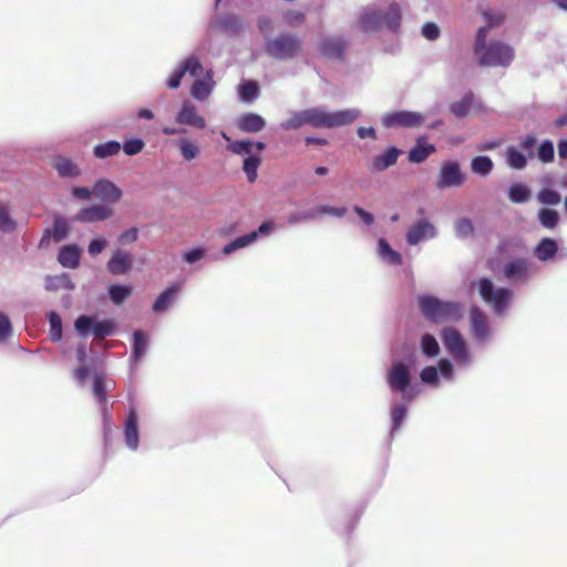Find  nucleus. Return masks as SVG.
I'll return each instance as SVG.
<instances>
[{
	"label": "nucleus",
	"instance_id": "obj_1",
	"mask_svg": "<svg viewBox=\"0 0 567 567\" xmlns=\"http://www.w3.org/2000/svg\"><path fill=\"white\" fill-rule=\"evenodd\" d=\"M401 11L396 2L382 0L363 7L357 18L355 27L365 34L381 30H395L400 25Z\"/></svg>",
	"mask_w": 567,
	"mask_h": 567
},
{
	"label": "nucleus",
	"instance_id": "obj_2",
	"mask_svg": "<svg viewBox=\"0 0 567 567\" xmlns=\"http://www.w3.org/2000/svg\"><path fill=\"white\" fill-rule=\"evenodd\" d=\"M474 55L482 66L507 68L515 58V51L503 41H487L486 28L481 27L475 37Z\"/></svg>",
	"mask_w": 567,
	"mask_h": 567
},
{
	"label": "nucleus",
	"instance_id": "obj_3",
	"mask_svg": "<svg viewBox=\"0 0 567 567\" xmlns=\"http://www.w3.org/2000/svg\"><path fill=\"white\" fill-rule=\"evenodd\" d=\"M419 306L423 316L434 322L456 321L462 315L460 303L429 295L419 298Z\"/></svg>",
	"mask_w": 567,
	"mask_h": 567
},
{
	"label": "nucleus",
	"instance_id": "obj_4",
	"mask_svg": "<svg viewBox=\"0 0 567 567\" xmlns=\"http://www.w3.org/2000/svg\"><path fill=\"white\" fill-rule=\"evenodd\" d=\"M386 383L393 393H400L402 401L412 402L419 394L416 386L411 384L410 365L395 360L388 370Z\"/></svg>",
	"mask_w": 567,
	"mask_h": 567
},
{
	"label": "nucleus",
	"instance_id": "obj_5",
	"mask_svg": "<svg viewBox=\"0 0 567 567\" xmlns=\"http://www.w3.org/2000/svg\"><path fill=\"white\" fill-rule=\"evenodd\" d=\"M485 303H487L497 316H503L508 310L513 291L504 287H495L488 278H482L474 284Z\"/></svg>",
	"mask_w": 567,
	"mask_h": 567
},
{
	"label": "nucleus",
	"instance_id": "obj_6",
	"mask_svg": "<svg viewBox=\"0 0 567 567\" xmlns=\"http://www.w3.org/2000/svg\"><path fill=\"white\" fill-rule=\"evenodd\" d=\"M301 50L300 39L291 33L269 38L265 42L266 53L276 60L293 59Z\"/></svg>",
	"mask_w": 567,
	"mask_h": 567
},
{
	"label": "nucleus",
	"instance_id": "obj_7",
	"mask_svg": "<svg viewBox=\"0 0 567 567\" xmlns=\"http://www.w3.org/2000/svg\"><path fill=\"white\" fill-rule=\"evenodd\" d=\"M442 340L449 353L460 368H467L473 362V354L458 330L449 327L442 330Z\"/></svg>",
	"mask_w": 567,
	"mask_h": 567
},
{
	"label": "nucleus",
	"instance_id": "obj_8",
	"mask_svg": "<svg viewBox=\"0 0 567 567\" xmlns=\"http://www.w3.org/2000/svg\"><path fill=\"white\" fill-rule=\"evenodd\" d=\"M425 121V115L413 111H396L381 116V123L385 128H416Z\"/></svg>",
	"mask_w": 567,
	"mask_h": 567
},
{
	"label": "nucleus",
	"instance_id": "obj_9",
	"mask_svg": "<svg viewBox=\"0 0 567 567\" xmlns=\"http://www.w3.org/2000/svg\"><path fill=\"white\" fill-rule=\"evenodd\" d=\"M74 328L81 337H87L92 331L96 338H104L113 334L115 324L112 320H94L89 316H80L74 322Z\"/></svg>",
	"mask_w": 567,
	"mask_h": 567
},
{
	"label": "nucleus",
	"instance_id": "obj_10",
	"mask_svg": "<svg viewBox=\"0 0 567 567\" xmlns=\"http://www.w3.org/2000/svg\"><path fill=\"white\" fill-rule=\"evenodd\" d=\"M440 378L447 382L454 381V367L449 359H441L437 365H427L420 372V379L424 384L437 388L440 385Z\"/></svg>",
	"mask_w": 567,
	"mask_h": 567
},
{
	"label": "nucleus",
	"instance_id": "obj_11",
	"mask_svg": "<svg viewBox=\"0 0 567 567\" xmlns=\"http://www.w3.org/2000/svg\"><path fill=\"white\" fill-rule=\"evenodd\" d=\"M470 320V331L475 342L484 344L492 341L494 337V329L492 328L486 313L474 307L471 310Z\"/></svg>",
	"mask_w": 567,
	"mask_h": 567
},
{
	"label": "nucleus",
	"instance_id": "obj_12",
	"mask_svg": "<svg viewBox=\"0 0 567 567\" xmlns=\"http://www.w3.org/2000/svg\"><path fill=\"white\" fill-rule=\"evenodd\" d=\"M465 182V176L461 171V166L456 161H447L441 165L436 187L441 190L446 188H457Z\"/></svg>",
	"mask_w": 567,
	"mask_h": 567
},
{
	"label": "nucleus",
	"instance_id": "obj_13",
	"mask_svg": "<svg viewBox=\"0 0 567 567\" xmlns=\"http://www.w3.org/2000/svg\"><path fill=\"white\" fill-rule=\"evenodd\" d=\"M437 235L436 226L427 218H421L409 227L405 239L410 246H416L436 238Z\"/></svg>",
	"mask_w": 567,
	"mask_h": 567
},
{
	"label": "nucleus",
	"instance_id": "obj_14",
	"mask_svg": "<svg viewBox=\"0 0 567 567\" xmlns=\"http://www.w3.org/2000/svg\"><path fill=\"white\" fill-rule=\"evenodd\" d=\"M530 261L517 258L504 266V277L512 284H527L530 280Z\"/></svg>",
	"mask_w": 567,
	"mask_h": 567
},
{
	"label": "nucleus",
	"instance_id": "obj_15",
	"mask_svg": "<svg viewBox=\"0 0 567 567\" xmlns=\"http://www.w3.org/2000/svg\"><path fill=\"white\" fill-rule=\"evenodd\" d=\"M175 122L179 125L196 128H204L206 126V120L198 113L197 106L188 100L182 103L176 114Z\"/></svg>",
	"mask_w": 567,
	"mask_h": 567
},
{
	"label": "nucleus",
	"instance_id": "obj_16",
	"mask_svg": "<svg viewBox=\"0 0 567 567\" xmlns=\"http://www.w3.org/2000/svg\"><path fill=\"white\" fill-rule=\"evenodd\" d=\"M114 210L105 204H94L81 208L74 216V220L80 223H97L111 218Z\"/></svg>",
	"mask_w": 567,
	"mask_h": 567
},
{
	"label": "nucleus",
	"instance_id": "obj_17",
	"mask_svg": "<svg viewBox=\"0 0 567 567\" xmlns=\"http://www.w3.org/2000/svg\"><path fill=\"white\" fill-rule=\"evenodd\" d=\"M93 193L96 198L105 205L115 204L122 198V190L113 182L101 178L93 186Z\"/></svg>",
	"mask_w": 567,
	"mask_h": 567
},
{
	"label": "nucleus",
	"instance_id": "obj_18",
	"mask_svg": "<svg viewBox=\"0 0 567 567\" xmlns=\"http://www.w3.org/2000/svg\"><path fill=\"white\" fill-rule=\"evenodd\" d=\"M124 441L126 446L136 451L138 449L140 442V431H138V416L137 413L132 409L130 410L125 424H124Z\"/></svg>",
	"mask_w": 567,
	"mask_h": 567
},
{
	"label": "nucleus",
	"instance_id": "obj_19",
	"mask_svg": "<svg viewBox=\"0 0 567 567\" xmlns=\"http://www.w3.org/2000/svg\"><path fill=\"white\" fill-rule=\"evenodd\" d=\"M400 154L401 151L399 148L389 147L383 153L372 158L369 168L372 172H383L396 163Z\"/></svg>",
	"mask_w": 567,
	"mask_h": 567
},
{
	"label": "nucleus",
	"instance_id": "obj_20",
	"mask_svg": "<svg viewBox=\"0 0 567 567\" xmlns=\"http://www.w3.org/2000/svg\"><path fill=\"white\" fill-rule=\"evenodd\" d=\"M360 116L361 111L359 109H346L334 112L328 111V128L351 124Z\"/></svg>",
	"mask_w": 567,
	"mask_h": 567
},
{
	"label": "nucleus",
	"instance_id": "obj_21",
	"mask_svg": "<svg viewBox=\"0 0 567 567\" xmlns=\"http://www.w3.org/2000/svg\"><path fill=\"white\" fill-rule=\"evenodd\" d=\"M215 86V81L213 80L212 71H208L203 79H197L192 85L190 94L192 96L200 102L206 101Z\"/></svg>",
	"mask_w": 567,
	"mask_h": 567
},
{
	"label": "nucleus",
	"instance_id": "obj_22",
	"mask_svg": "<svg viewBox=\"0 0 567 567\" xmlns=\"http://www.w3.org/2000/svg\"><path fill=\"white\" fill-rule=\"evenodd\" d=\"M132 267V257L127 251L117 249L107 262V270L112 275H124Z\"/></svg>",
	"mask_w": 567,
	"mask_h": 567
},
{
	"label": "nucleus",
	"instance_id": "obj_23",
	"mask_svg": "<svg viewBox=\"0 0 567 567\" xmlns=\"http://www.w3.org/2000/svg\"><path fill=\"white\" fill-rule=\"evenodd\" d=\"M558 252V244L553 238H543L534 248V256L542 262H553Z\"/></svg>",
	"mask_w": 567,
	"mask_h": 567
},
{
	"label": "nucleus",
	"instance_id": "obj_24",
	"mask_svg": "<svg viewBox=\"0 0 567 567\" xmlns=\"http://www.w3.org/2000/svg\"><path fill=\"white\" fill-rule=\"evenodd\" d=\"M179 155L185 162H192L197 159L202 154L200 145L188 137H181L175 142Z\"/></svg>",
	"mask_w": 567,
	"mask_h": 567
},
{
	"label": "nucleus",
	"instance_id": "obj_25",
	"mask_svg": "<svg viewBox=\"0 0 567 567\" xmlns=\"http://www.w3.org/2000/svg\"><path fill=\"white\" fill-rule=\"evenodd\" d=\"M435 152V146L433 144H429L425 137H419L414 147H412L409 152L408 159L411 163H422L424 162L432 153Z\"/></svg>",
	"mask_w": 567,
	"mask_h": 567
},
{
	"label": "nucleus",
	"instance_id": "obj_26",
	"mask_svg": "<svg viewBox=\"0 0 567 567\" xmlns=\"http://www.w3.org/2000/svg\"><path fill=\"white\" fill-rule=\"evenodd\" d=\"M377 254L379 258L388 265L400 266L402 265V256L399 251L392 249L384 238L378 240Z\"/></svg>",
	"mask_w": 567,
	"mask_h": 567
},
{
	"label": "nucleus",
	"instance_id": "obj_27",
	"mask_svg": "<svg viewBox=\"0 0 567 567\" xmlns=\"http://www.w3.org/2000/svg\"><path fill=\"white\" fill-rule=\"evenodd\" d=\"M81 249L76 245H68L61 248L58 260L59 262L70 269H75L79 266Z\"/></svg>",
	"mask_w": 567,
	"mask_h": 567
},
{
	"label": "nucleus",
	"instance_id": "obj_28",
	"mask_svg": "<svg viewBox=\"0 0 567 567\" xmlns=\"http://www.w3.org/2000/svg\"><path fill=\"white\" fill-rule=\"evenodd\" d=\"M344 50L342 40L338 37L324 38L320 43V52L329 59H338Z\"/></svg>",
	"mask_w": 567,
	"mask_h": 567
},
{
	"label": "nucleus",
	"instance_id": "obj_29",
	"mask_svg": "<svg viewBox=\"0 0 567 567\" xmlns=\"http://www.w3.org/2000/svg\"><path fill=\"white\" fill-rule=\"evenodd\" d=\"M53 167L61 177H76L81 174L80 167L73 161L63 156L54 158Z\"/></svg>",
	"mask_w": 567,
	"mask_h": 567
},
{
	"label": "nucleus",
	"instance_id": "obj_30",
	"mask_svg": "<svg viewBox=\"0 0 567 567\" xmlns=\"http://www.w3.org/2000/svg\"><path fill=\"white\" fill-rule=\"evenodd\" d=\"M265 120L255 113H248L240 117L238 121V127L243 132L257 133L265 127Z\"/></svg>",
	"mask_w": 567,
	"mask_h": 567
},
{
	"label": "nucleus",
	"instance_id": "obj_31",
	"mask_svg": "<svg viewBox=\"0 0 567 567\" xmlns=\"http://www.w3.org/2000/svg\"><path fill=\"white\" fill-rule=\"evenodd\" d=\"M178 293V287L176 285L168 287L165 289L155 300L153 305V310L155 312H164L166 311L174 302L176 296Z\"/></svg>",
	"mask_w": 567,
	"mask_h": 567
},
{
	"label": "nucleus",
	"instance_id": "obj_32",
	"mask_svg": "<svg viewBox=\"0 0 567 567\" xmlns=\"http://www.w3.org/2000/svg\"><path fill=\"white\" fill-rule=\"evenodd\" d=\"M420 349L429 359L436 358L441 351L437 339L431 333H423L421 336Z\"/></svg>",
	"mask_w": 567,
	"mask_h": 567
},
{
	"label": "nucleus",
	"instance_id": "obj_33",
	"mask_svg": "<svg viewBox=\"0 0 567 567\" xmlns=\"http://www.w3.org/2000/svg\"><path fill=\"white\" fill-rule=\"evenodd\" d=\"M307 109L302 111L289 112V116L286 121L281 122L280 127L285 131L298 130L308 123Z\"/></svg>",
	"mask_w": 567,
	"mask_h": 567
},
{
	"label": "nucleus",
	"instance_id": "obj_34",
	"mask_svg": "<svg viewBox=\"0 0 567 567\" xmlns=\"http://www.w3.org/2000/svg\"><path fill=\"white\" fill-rule=\"evenodd\" d=\"M505 161L511 168L517 171L525 168L527 165V157L525 156V154L514 146H508L506 148Z\"/></svg>",
	"mask_w": 567,
	"mask_h": 567
},
{
	"label": "nucleus",
	"instance_id": "obj_35",
	"mask_svg": "<svg viewBox=\"0 0 567 567\" xmlns=\"http://www.w3.org/2000/svg\"><path fill=\"white\" fill-rule=\"evenodd\" d=\"M308 123L312 127L328 128V111L323 107L307 109Z\"/></svg>",
	"mask_w": 567,
	"mask_h": 567
},
{
	"label": "nucleus",
	"instance_id": "obj_36",
	"mask_svg": "<svg viewBox=\"0 0 567 567\" xmlns=\"http://www.w3.org/2000/svg\"><path fill=\"white\" fill-rule=\"evenodd\" d=\"M215 23L219 29L228 33H237L244 27L243 19L237 14H227L217 20Z\"/></svg>",
	"mask_w": 567,
	"mask_h": 567
},
{
	"label": "nucleus",
	"instance_id": "obj_37",
	"mask_svg": "<svg viewBox=\"0 0 567 567\" xmlns=\"http://www.w3.org/2000/svg\"><path fill=\"white\" fill-rule=\"evenodd\" d=\"M121 144L116 141H109L106 143L99 144L94 147L93 154L97 158H107L120 153Z\"/></svg>",
	"mask_w": 567,
	"mask_h": 567
},
{
	"label": "nucleus",
	"instance_id": "obj_38",
	"mask_svg": "<svg viewBox=\"0 0 567 567\" xmlns=\"http://www.w3.org/2000/svg\"><path fill=\"white\" fill-rule=\"evenodd\" d=\"M256 241V234H246L244 236L237 237L235 240L230 241L229 244L225 245L223 248V252L225 255H230L234 251L245 248L252 243Z\"/></svg>",
	"mask_w": 567,
	"mask_h": 567
},
{
	"label": "nucleus",
	"instance_id": "obj_39",
	"mask_svg": "<svg viewBox=\"0 0 567 567\" xmlns=\"http://www.w3.org/2000/svg\"><path fill=\"white\" fill-rule=\"evenodd\" d=\"M409 402L403 401L402 403H393L391 406V420H392V430L391 432L394 433L401 424L404 421V417L408 413L406 404Z\"/></svg>",
	"mask_w": 567,
	"mask_h": 567
},
{
	"label": "nucleus",
	"instance_id": "obj_40",
	"mask_svg": "<svg viewBox=\"0 0 567 567\" xmlns=\"http://www.w3.org/2000/svg\"><path fill=\"white\" fill-rule=\"evenodd\" d=\"M508 197L513 203H526L530 198V190L525 184L516 183L509 187Z\"/></svg>",
	"mask_w": 567,
	"mask_h": 567
},
{
	"label": "nucleus",
	"instance_id": "obj_41",
	"mask_svg": "<svg viewBox=\"0 0 567 567\" xmlns=\"http://www.w3.org/2000/svg\"><path fill=\"white\" fill-rule=\"evenodd\" d=\"M148 346V337L141 330L134 332L133 358L140 360L144 357Z\"/></svg>",
	"mask_w": 567,
	"mask_h": 567
},
{
	"label": "nucleus",
	"instance_id": "obj_42",
	"mask_svg": "<svg viewBox=\"0 0 567 567\" xmlns=\"http://www.w3.org/2000/svg\"><path fill=\"white\" fill-rule=\"evenodd\" d=\"M493 166V161L487 156H476L471 162L473 173L481 176L488 175L492 172Z\"/></svg>",
	"mask_w": 567,
	"mask_h": 567
},
{
	"label": "nucleus",
	"instance_id": "obj_43",
	"mask_svg": "<svg viewBox=\"0 0 567 567\" xmlns=\"http://www.w3.org/2000/svg\"><path fill=\"white\" fill-rule=\"evenodd\" d=\"M132 293V287L127 285H112L109 288V295L113 303L121 305Z\"/></svg>",
	"mask_w": 567,
	"mask_h": 567
},
{
	"label": "nucleus",
	"instance_id": "obj_44",
	"mask_svg": "<svg viewBox=\"0 0 567 567\" xmlns=\"http://www.w3.org/2000/svg\"><path fill=\"white\" fill-rule=\"evenodd\" d=\"M484 21H485V28L486 32L488 29L498 27L503 23L505 16L504 12L499 9H486L482 12Z\"/></svg>",
	"mask_w": 567,
	"mask_h": 567
},
{
	"label": "nucleus",
	"instance_id": "obj_45",
	"mask_svg": "<svg viewBox=\"0 0 567 567\" xmlns=\"http://www.w3.org/2000/svg\"><path fill=\"white\" fill-rule=\"evenodd\" d=\"M473 97L474 96L472 93L465 94L460 101L454 102L451 105V112L457 117L465 116L470 112V109L473 103Z\"/></svg>",
	"mask_w": 567,
	"mask_h": 567
},
{
	"label": "nucleus",
	"instance_id": "obj_46",
	"mask_svg": "<svg viewBox=\"0 0 567 567\" xmlns=\"http://www.w3.org/2000/svg\"><path fill=\"white\" fill-rule=\"evenodd\" d=\"M538 220L545 228L553 229L559 221V215L556 210L543 208L538 212Z\"/></svg>",
	"mask_w": 567,
	"mask_h": 567
},
{
	"label": "nucleus",
	"instance_id": "obj_47",
	"mask_svg": "<svg viewBox=\"0 0 567 567\" xmlns=\"http://www.w3.org/2000/svg\"><path fill=\"white\" fill-rule=\"evenodd\" d=\"M318 217L317 208H311L302 212H295L289 214L287 220L290 225L310 221Z\"/></svg>",
	"mask_w": 567,
	"mask_h": 567
},
{
	"label": "nucleus",
	"instance_id": "obj_48",
	"mask_svg": "<svg viewBox=\"0 0 567 567\" xmlns=\"http://www.w3.org/2000/svg\"><path fill=\"white\" fill-rule=\"evenodd\" d=\"M260 158L257 157V156H247L245 159H244V165H243V169L244 172L246 173L247 175V179L250 182V183H254L257 178V169L260 165Z\"/></svg>",
	"mask_w": 567,
	"mask_h": 567
},
{
	"label": "nucleus",
	"instance_id": "obj_49",
	"mask_svg": "<svg viewBox=\"0 0 567 567\" xmlns=\"http://www.w3.org/2000/svg\"><path fill=\"white\" fill-rule=\"evenodd\" d=\"M50 323V337L53 341H60L62 338V320L61 317L51 311L48 316Z\"/></svg>",
	"mask_w": 567,
	"mask_h": 567
},
{
	"label": "nucleus",
	"instance_id": "obj_50",
	"mask_svg": "<svg viewBox=\"0 0 567 567\" xmlns=\"http://www.w3.org/2000/svg\"><path fill=\"white\" fill-rule=\"evenodd\" d=\"M179 65L182 66L185 74L189 73V75L194 76V78L198 76L203 71L202 63L194 55H192V56L187 58L186 60H184L183 62H181Z\"/></svg>",
	"mask_w": 567,
	"mask_h": 567
},
{
	"label": "nucleus",
	"instance_id": "obj_51",
	"mask_svg": "<svg viewBox=\"0 0 567 567\" xmlns=\"http://www.w3.org/2000/svg\"><path fill=\"white\" fill-rule=\"evenodd\" d=\"M537 199L539 203L544 205H558L561 200V197L558 192L550 188H543L537 194Z\"/></svg>",
	"mask_w": 567,
	"mask_h": 567
},
{
	"label": "nucleus",
	"instance_id": "obj_52",
	"mask_svg": "<svg viewBox=\"0 0 567 567\" xmlns=\"http://www.w3.org/2000/svg\"><path fill=\"white\" fill-rule=\"evenodd\" d=\"M258 95V85L252 81H247L239 86V96L241 101L250 102Z\"/></svg>",
	"mask_w": 567,
	"mask_h": 567
},
{
	"label": "nucleus",
	"instance_id": "obj_53",
	"mask_svg": "<svg viewBox=\"0 0 567 567\" xmlns=\"http://www.w3.org/2000/svg\"><path fill=\"white\" fill-rule=\"evenodd\" d=\"M69 231L68 220L63 217H56L52 229V237L54 241H61L64 239Z\"/></svg>",
	"mask_w": 567,
	"mask_h": 567
},
{
	"label": "nucleus",
	"instance_id": "obj_54",
	"mask_svg": "<svg viewBox=\"0 0 567 567\" xmlns=\"http://www.w3.org/2000/svg\"><path fill=\"white\" fill-rule=\"evenodd\" d=\"M474 231V226L471 219L468 218H458L455 221V234L460 238H466L471 236Z\"/></svg>",
	"mask_w": 567,
	"mask_h": 567
},
{
	"label": "nucleus",
	"instance_id": "obj_55",
	"mask_svg": "<svg viewBox=\"0 0 567 567\" xmlns=\"http://www.w3.org/2000/svg\"><path fill=\"white\" fill-rule=\"evenodd\" d=\"M228 150L234 154L250 155L252 152V143L250 141H246V140L230 142L228 145Z\"/></svg>",
	"mask_w": 567,
	"mask_h": 567
},
{
	"label": "nucleus",
	"instance_id": "obj_56",
	"mask_svg": "<svg viewBox=\"0 0 567 567\" xmlns=\"http://www.w3.org/2000/svg\"><path fill=\"white\" fill-rule=\"evenodd\" d=\"M282 19L290 27H299L305 21V13L299 10H288L284 13Z\"/></svg>",
	"mask_w": 567,
	"mask_h": 567
},
{
	"label": "nucleus",
	"instance_id": "obj_57",
	"mask_svg": "<svg viewBox=\"0 0 567 567\" xmlns=\"http://www.w3.org/2000/svg\"><path fill=\"white\" fill-rule=\"evenodd\" d=\"M16 228V221L10 217L6 207L0 205V231L11 233Z\"/></svg>",
	"mask_w": 567,
	"mask_h": 567
},
{
	"label": "nucleus",
	"instance_id": "obj_58",
	"mask_svg": "<svg viewBox=\"0 0 567 567\" xmlns=\"http://www.w3.org/2000/svg\"><path fill=\"white\" fill-rule=\"evenodd\" d=\"M207 249L204 247H196L183 252V259L187 264H195L205 257Z\"/></svg>",
	"mask_w": 567,
	"mask_h": 567
},
{
	"label": "nucleus",
	"instance_id": "obj_59",
	"mask_svg": "<svg viewBox=\"0 0 567 567\" xmlns=\"http://www.w3.org/2000/svg\"><path fill=\"white\" fill-rule=\"evenodd\" d=\"M538 158L543 163H549L554 158V145L549 141L543 142L538 147Z\"/></svg>",
	"mask_w": 567,
	"mask_h": 567
},
{
	"label": "nucleus",
	"instance_id": "obj_60",
	"mask_svg": "<svg viewBox=\"0 0 567 567\" xmlns=\"http://www.w3.org/2000/svg\"><path fill=\"white\" fill-rule=\"evenodd\" d=\"M12 336V324L9 317L0 311V342H4Z\"/></svg>",
	"mask_w": 567,
	"mask_h": 567
},
{
	"label": "nucleus",
	"instance_id": "obj_61",
	"mask_svg": "<svg viewBox=\"0 0 567 567\" xmlns=\"http://www.w3.org/2000/svg\"><path fill=\"white\" fill-rule=\"evenodd\" d=\"M145 144L141 138H131L123 145V151L127 155H136L144 148Z\"/></svg>",
	"mask_w": 567,
	"mask_h": 567
},
{
	"label": "nucleus",
	"instance_id": "obj_62",
	"mask_svg": "<svg viewBox=\"0 0 567 567\" xmlns=\"http://www.w3.org/2000/svg\"><path fill=\"white\" fill-rule=\"evenodd\" d=\"M422 35L427 40H436L440 37V28L434 22H426L422 27Z\"/></svg>",
	"mask_w": 567,
	"mask_h": 567
},
{
	"label": "nucleus",
	"instance_id": "obj_63",
	"mask_svg": "<svg viewBox=\"0 0 567 567\" xmlns=\"http://www.w3.org/2000/svg\"><path fill=\"white\" fill-rule=\"evenodd\" d=\"M317 210H318V216L321 214H327V215H331V216L341 218L347 214L346 207H331L328 205H321V206L317 207Z\"/></svg>",
	"mask_w": 567,
	"mask_h": 567
},
{
	"label": "nucleus",
	"instance_id": "obj_64",
	"mask_svg": "<svg viewBox=\"0 0 567 567\" xmlns=\"http://www.w3.org/2000/svg\"><path fill=\"white\" fill-rule=\"evenodd\" d=\"M185 75V72L183 71L182 66L178 64V66L171 73V75L167 79V86L169 89H177L181 84V81L183 76Z\"/></svg>",
	"mask_w": 567,
	"mask_h": 567
}]
</instances>
